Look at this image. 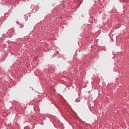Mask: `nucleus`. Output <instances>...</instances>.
I'll return each instance as SVG.
<instances>
[{
	"instance_id": "f257e3e1",
	"label": "nucleus",
	"mask_w": 129,
	"mask_h": 129,
	"mask_svg": "<svg viewBox=\"0 0 129 129\" xmlns=\"http://www.w3.org/2000/svg\"><path fill=\"white\" fill-rule=\"evenodd\" d=\"M61 6H62V7L63 8L64 7V4H62Z\"/></svg>"
},
{
	"instance_id": "f03ea898",
	"label": "nucleus",
	"mask_w": 129,
	"mask_h": 129,
	"mask_svg": "<svg viewBox=\"0 0 129 129\" xmlns=\"http://www.w3.org/2000/svg\"><path fill=\"white\" fill-rule=\"evenodd\" d=\"M56 54H59V51H56Z\"/></svg>"
}]
</instances>
